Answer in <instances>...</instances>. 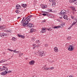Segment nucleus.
<instances>
[{
	"label": "nucleus",
	"mask_w": 77,
	"mask_h": 77,
	"mask_svg": "<svg viewBox=\"0 0 77 77\" xmlns=\"http://www.w3.org/2000/svg\"><path fill=\"white\" fill-rule=\"evenodd\" d=\"M74 46L72 45H70L69 46L68 50L69 51H73V50H74Z\"/></svg>",
	"instance_id": "1"
},
{
	"label": "nucleus",
	"mask_w": 77,
	"mask_h": 77,
	"mask_svg": "<svg viewBox=\"0 0 77 77\" xmlns=\"http://www.w3.org/2000/svg\"><path fill=\"white\" fill-rule=\"evenodd\" d=\"M60 15H61V16H62V15H65V14H66V11L64 10H61V12L59 14Z\"/></svg>",
	"instance_id": "2"
},
{
	"label": "nucleus",
	"mask_w": 77,
	"mask_h": 77,
	"mask_svg": "<svg viewBox=\"0 0 77 77\" xmlns=\"http://www.w3.org/2000/svg\"><path fill=\"white\" fill-rule=\"evenodd\" d=\"M3 70H5V71H6L8 72V68L6 67L5 66H4L2 67V69L1 70V71H3Z\"/></svg>",
	"instance_id": "3"
},
{
	"label": "nucleus",
	"mask_w": 77,
	"mask_h": 77,
	"mask_svg": "<svg viewBox=\"0 0 77 77\" xmlns=\"http://www.w3.org/2000/svg\"><path fill=\"white\" fill-rule=\"evenodd\" d=\"M39 55L40 56H41V57H42V56H45V53H44V52L43 51L40 52Z\"/></svg>",
	"instance_id": "4"
},
{
	"label": "nucleus",
	"mask_w": 77,
	"mask_h": 77,
	"mask_svg": "<svg viewBox=\"0 0 77 77\" xmlns=\"http://www.w3.org/2000/svg\"><path fill=\"white\" fill-rule=\"evenodd\" d=\"M7 34L5 33H4V32L0 33V37H4V36H6Z\"/></svg>",
	"instance_id": "5"
},
{
	"label": "nucleus",
	"mask_w": 77,
	"mask_h": 77,
	"mask_svg": "<svg viewBox=\"0 0 77 77\" xmlns=\"http://www.w3.org/2000/svg\"><path fill=\"white\" fill-rule=\"evenodd\" d=\"M35 61L34 60H32L30 62H29V63L30 65H34L35 63Z\"/></svg>",
	"instance_id": "6"
},
{
	"label": "nucleus",
	"mask_w": 77,
	"mask_h": 77,
	"mask_svg": "<svg viewBox=\"0 0 77 77\" xmlns=\"http://www.w3.org/2000/svg\"><path fill=\"white\" fill-rule=\"evenodd\" d=\"M8 74V72L6 71H5L1 73V75H6V74Z\"/></svg>",
	"instance_id": "7"
},
{
	"label": "nucleus",
	"mask_w": 77,
	"mask_h": 77,
	"mask_svg": "<svg viewBox=\"0 0 77 77\" xmlns=\"http://www.w3.org/2000/svg\"><path fill=\"white\" fill-rule=\"evenodd\" d=\"M26 26L29 27H33V24L32 23H28V24Z\"/></svg>",
	"instance_id": "8"
},
{
	"label": "nucleus",
	"mask_w": 77,
	"mask_h": 77,
	"mask_svg": "<svg viewBox=\"0 0 77 77\" xmlns=\"http://www.w3.org/2000/svg\"><path fill=\"white\" fill-rule=\"evenodd\" d=\"M61 27V28H62L63 27V26H62V24L61 25L59 26H54L53 28V29H59V28Z\"/></svg>",
	"instance_id": "9"
},
{
	"label": "nucleus",
	"mask_w": 77,
	"mask_h": 77,
	"mask_svg": "<svg viewBox=\"0 0 77 77\" xmlns=\"http://www.w3.org/2000/svg\"><path fill=\"white\" fill-rule=\"evenodd\" d=\"M29 23L28 22H27V21L26 20L25 22L24 23H23V26H26Z\"/></svg>",
	"instance_id": "10"
},
{
	"label": "nucleus",
	"mask_w": 77,
	"mask_h": 77,
	"mask_svg": "<svg viewBox=\"0 0 77 77\" xmlns=\"http://www.w3.org/2000/svg\"><path fill=\"white\" fill-rule=\"evenodd\" d=\"M47 6L46 5H41V7L42 9H45L47 8Z\"/></svg>",
	"instance_id": "11"
},
{
	"label": "nucleus",
	"mask_w": 77,
	"mask_h": 77,
	"mask_svg": "<svg viewBox=\"0 0 77 77\" xmlns=\"http://www.w3.org/2000/svg\"><path fill=\"white\" fill-rule=\"evenodd\" d=\"M52 2H53L52 3V6L53 7H55V6H56V1H54V0L53 1H52Z\"/></svg>",
	"instance_id": "12"
},
{
	"label": "nucleus",
	"mask_w": 77,
	"mask_h": 77,
	"mask_svg": "<svg viewBox=\"0 0 77 77\" xmlns=\"http://www.w3.org/2000/svg\"><path fill=\"white\" fill-rule=\"evenodd\" d=\"M63 17L64 19L66 20H67V21L68 20V19H67L68 18V16H67L66 15L64 14V15H63Z\"/></svg>",
	"instance_id": "13"
},
{
	"label": "nucleus",
	"mask_w": 77,
	"mask_h": 77,
	"mask_svg": "<svg viewBox=\"0 0 77 77\" xmlns=\"http://www.w3.org/2000/svg\"><path fill=\"white\" fill-rule=\"evenodd\" d=\"M36 43L37 44V48H38V47H39L40 45H39V40H36Z\"/></svg>",
	"instance_id": "14"
},
{
	"label": "nucleus",
	"mask_w": 77,
	"mask_h": 77,
	"mask_svg": "<svg viewBox=\"0 0 77 77\" xmlns=\"http://www.w3.org/2000/svg\"><path fill=\"white\" fill-rule=\"evenodd\" d=\"M71 1L72 3H74L77 5V0H71Z\"/></svg>",
	"instance_id": "15"
},
{
	"label": "nucleus",
	"mask_w": 77,
	"mask_h": 77,
	"mask_svg": "<svg viewBox=\"0 0 77 77\" xmlns=\"http://www.w3.org/2000/svg\"><path fill=\"white\" fill-rule=\"evenodd\" d=\"M54 51L55 52H58L59 50H58V48L57 47H55L54 48Z\"/></svg>",
	"instance_id": "16"
},
{
	"label": "nucleus",
	"mask_w": 77,
	"mask_h": 77,
	"mask_svg": "<svg viewBox=\"0 0 77 77\" xmlns=\"http://www.w3.org/2000/svg\"><path fill=\"white\" fill-rule=\"evenodd\" d=\"M70 8L72 9L73 11H76V10H75V8L74 7L70 6Z\"/></svg>",
	"instance_id": "17"
},
{
	"label": "nucleus",
	"mask_w": 77,
	"mask_h": 77,
	"mask_svg": "<svg viewBox=\"0 0 77 77\" xmlns=\"http://www.w3.org/2000/svg\"><path fill=\"white\" fill-rule=\"evenodd\" d=\"M35 31V29H31L30 30V33H32V32H34Z\"/></svg>",
	"instance_id": "18"
},
{
	"label": "nucleus",
	"mask_w": 77,
	"mask_h": 77,
	"mask_svg": "<svg viewBox=\"0 0 77 77\" xmlns=\"http://www.w3.org/2000/svg\"><path fill=\"white\" fill-rule=\"evenodd\" d=\"M16 9H20L21 8V6L20 5H17L16 7Z\"/></svg>",
	"instance_id": "19"
},
{
	"label": "nucleus",
	"mask_w": 77,
	"mask_h": 77,
	"mask_svg": "<svg viewBox=\"0 0 77 77\" xmlns=\"http://www.w3.org/2000/svg\"><path fill=\"white\" fill-rule=\"evenodd\" d=\"M21 6H23V8H26V7H27V5L26 4H22L21 5Z\"/></svg>",
	"instance_id": "20"
},
{
	"label": "nucleus",
	"mask_w": 77,
	"mask_h": 77,
	"mask_svg": "<svg viewBox=\"0 0 77 77\" xmlns=\"http://www.w3.org/2000/svg\"><path fill=\"white\" fill-rule=\"evenodd\" d=\"M12 39L13 41H17V39L15 37H13Z\"/></svg>",
	"instance_id": "21"
},
{
	"label": "nucleus",
	"mask_w": 77,
	"mask_h": 77,
	"mask_svg": "<svg viewBox=\"0 0 77 77\" xmlns=\"http://www.w3.org/2000/svg\"><path fill=\"white\" fill-rule=\"evenodd\" d=\"M47 17H51V15L50 14H46Z\"/></svg>",
	"instance_id": "22"
},
{
	"label": "nucleus",
	"mask_w": 77,
	"mask_h": 77,
	"mask_svg": "<svg viewBox=\"0 0 77 77\" xmlns=\"http://www.w3.org/2000/svg\"><path fill=\"white\" fill-rule=\"evenodd\" d=\"M42 69H44V70H48V69L47 68H45L44 66L42 68Z\"/></svg>",
	"instance_id": "23"
},
{
	"label": "nucleus",
	"mask_w": 77,
	"mask_h": 77,
	"mask_svg": "<svg viewBox=\"0 0 77 77\" xmlns=\"http://www.w3.org/2000/svg\"><path fill=\"white\" fill-rule=\"evenodd\" d=\"M7 60H1V61H2V63H3V62H6Z\"/></svg>",
	"instance_id": "24"
},
{
	"label": "nucleus",
	"mask_w": 77,
	"mask_h": 77,
	"mask_svg": "<svg viewBox=\"0 0 77 77\" xmlns=\"http://www.w3.org/2000/svg\"><path fill=\"white\" fill-rule=\"evenodd\" d=\"M7 32H8V33H11V32H12V29H9V30H8L7 31Z\"/></svg>",
	"instance_id": "25"
},
{
	"label": "nucleus",
	"mask_w": 77,
	"mask_h": 77,
	"mask_svg": "<svg viewBox=\"0 0 77 77\" xmlns=\"http://www.w3.org/2000/svg\"><path fill=\"white\" fill-rule=\"evenodd\" d=\"M35 38L32 37V41H35Z\"/></svg>",
	"instance_id": "26"
},
{
	"label": "nucleus",
	"mask_w": 77,
	"mask_h": 77,
	"mask_svg": "<svg viewBox=\"0 0 77 77\" xmlns=\"http://www.w3.org/2000/svg\"><path fill=\"white\" fill-rule=\"evenodd\" d=\"M71 39V37H68L67 38V39L68 40H69V41Z\"/></svg>",
	"instance_id": "27"
},
{
	"label": "nucleus",
	"mask_w": 77,
	"mask_h": 77,
	"mask_svg": "<svg viewBox=\"0 0 77 77\" xmlns=\"http://www.w3.org/2000/svg\"><path fill=\"white\" fill-rule=\"evenodd\" d=\"M25 20H28V19H30V17L28 16L27 17H25Z\"/></svg>",
	"instance_id": "28"
},
{
	"label": "nucleus",
	"mask_w": 77,
	"mask_h": 77,
	"mask_svg": "<svg viewBox=\"0 0 77 77\" xmlns=\"http://www.w3.org/2000/svg\"><path fill=\"white\" fill-rule=\"evenodd\" d=\"M3 29V26H0V29Z\"/></svg>",
	"instance_id": "29"
},
{
	"label": "nucleus",
	"mask_w": 77,
	"mask_h": 77,
	"mask_svg": "<svg viewBox=\"0 0 77 77\" xmlns=\"http://www.w3.org/2000/svg\"><path fill=\"white\" fill-rule=\"evenodd\" d=\"M8 50H9V51H13V50H12L10 48H8Z\"/></svg>",
	"instance_id": "30"
},
{
	"label": "nucleus",
	"mask_w": 77,
	"mask_h": 77,
	"mask_svg": "<svg viewBox=\"0 0 77 77\" xmlns=\"http://www.w3.org/2000/svg\"><path fill=\"white\" fill-rule=\"evenodd\" d=\"M28 23L30 21V19H27L26 20Z\"/></svg>",
	"instance_id": "31"
},
{
	"label": "nucleus",
	"mask_w": 77,
	"mask_h": 77,
	"mask_svg": "<svg viewBox=\"0 0 77 77\" xmlns=\"http://www.w3.org/2000/svg\"><path fill=\"white\" fill-rule=\"evenodd\" d=\"M16 13H17V14L19 13V12L18 11V10H17L16 11Z\"/></svg>",
	"instance_id": "32"
},
{
	"label": "nucleus",
	"mask_w": 77,
	"mask_h": 77,
	"mask_svg": "<svg viewBox=\"0 0 77 77\" xmlns=\"http://www.w3.org/2000/svg\"><path fill=\"white\" fill-rule=\"evenodd\" d=\"M71 17L72 18V20H74V17H73L71 15Z\"/></svg>",
	"instance_id": "33"
},
{
	"label": "nucleus",
	"mask_w": 77,
	"mask_h": 77,
	"mask_svg": "<svg viewBox=\"0 0 77 77\" xmlns=\"http://www.w3.org/2000/svg\"><path fill=\"white\" fill-rule=\"evenodd\" d=\"M15 53H17V54H19V51H16Z\"/></svg>",
	"instance_id": "34"
},
{
	"label": "nucleus",
	"mask_w": 77,
	"mask_h": 77,
	"mask_svg": "<svg viewBox=\"0 0 77 77\" xmlns=\"http://www.w3.org/2000/svg\"><path fill=\"white\" fill-rule=\"evenodd\" d=\"M46 22V20H43L42 21V23H45Z\"/></svg>",
	"instance_id": "35"
},
{
	"label": "nucleus",
	"mask_w": 77,
	"mask_h": 77,
	"mask_svg": "<svg viewBox=\"0 0 77 77\" xmlns=\"http://www.w3.org/2000/svg\"><path fill=\"white\" fill-rule=\"evenodd\" d=\"M47 30L49 31H51V28H49L47 29Z\"/></svg>",
	"instance_id": "36"
},
{
	"label": "nucleus",
	"mask_w": 77,
	"mask_h": 77,
	"mask_svg": "<svg viewBox=\"0 0 77 77\" xmlns=\"http://www.w3.org/2000/svg\"><path fill=\"white\" fill-rule=\"evenodd\" d=\"M20 37L21 38H24V35H21V36Z\"/></svg>",
	"instance_id": "37"
},
{
	"label": "nucleus",
	"mask_w": 77,
	"mask_h": 77,
	"mask_svg": "<svg viewBox=\"0 0 77 77\" xmlns=\"http://www.w3.org/2000/svg\"><path fill=\"white\" fill-rule=\"evenodd\" d=\"M24 20H23H23L21 21V24H23V23H24Z\"/></svg>",
	"instance_id": "38"
},
{
	"label": "nucleus",
	"mask_w": 77,
	"mask_h": 77,
	"mask_svg": "<svg viewBox=\"0 0 77 77\" xmlns=\"http://www.w3.org/2000/svg\"><path fill=\"white\" fill-rule=\"evenodd\" d=\"M48 45L47 44H46L45 45V47H47Z\"/></svg>",
	"instance_id": "39"
},
{
	"label": "nucleus",
	"mask_w": 77,
	"mask_h": 77,
	"mask_svg": "<svg viewBox=\"0 0 77 77\" xmlns=\"http://www.w3.org/2000/svg\"><path fill=\"white\" fill-rule=\"evenodd\" d=\"M23 22H24V21H25V20H26V19H25V17H24L23 18Z\"/></svg>",
	"instance_id": "40"
},
{
	"label": "nucleus",
	"mask_w": 77,
	"mask_h": 77,
	"mask_svg": "<svg viewBox=\"0 0 77 77\" xmlns=\"http://www.w3.org/2000/svg\"><path fill=\"white\" fill-rule=\"evenodd\" d=\"M42 15H43V16H45L46 15H47V14H42Z\"/></svg>",
	"instance_id": "41"
},
{
	"label": "nucleus",
	"mask_w": 77,
	"mask_h": 77,
	"mask_svg": "<svg viewBox=\"0 0 77 77\" xmlns=\"http://www.w3.org/2000/svg\"><path fill=\"white\" fill-rule=\"evenodd\" d=\"M37 45H36L35 46H34L33 48V49H35V47H37Z\"/></svg>",
	"instance_id": "42"
},
{
	"label": "nucleus",
	"mask_w": 77,
	"mask_h": 77,
	"mask_svg": "<svg viewBox=\"0 0 77 77\" xmlns=\"http://www.w3.org/2000/svg\"><path fill=\"white\" fill-rule=\"evenodd\" d=\"M69 77H74L73 75H71L69 76Z\"/></svg>",
	"instance_id": "43"
},
{
	"label": "nucleus",
	"mask_w": 77,
	"mask_h": 77,
	"mask_svg": "<svg viewBox=\"0 0 77 77\" xmlns=\"http://www.w3.org/2000/svg\"><path fill=\"white\" fill-rule=\"evenodd\" d=\"M17 35L19 37H21V35H20V34H17Z\"/></svg>",
	"instance_id": "44"
},
{
	"label": "nucleus",
	"mask_w": 77,
	"mask_h": 77,
	"mask_svg": "<svg viewBox=\"0 0 77 77\" xmlns=\"http://www.w3.org/2000/svg\"><path fill=\"white\" fill-rule=\"evenodd\" d=\"M49 12H52V9H50L49 10Z\"/></svg>",
	"instance_id": "45"
},
{
	"label": "nucleus",
	"mask_w": 77,
	"mask_h": 77,
	"mask_svg": "<svg viewBox=\"0 0 77 77\" xmlns=\"http://www.w3.org/2000/svg\"><path fill=\"white\" fill-rule=\"evenodd\" d=\"M45 14H48V12L45 11Z\"/></svg>",
	"instance_id": "46"
},
{
	"label": "nucleus",
	"mask_w": 77,
	"mask_h": 77,
	"mask_svg": "<svg viewBox=\"0 0 77 77\" xmlns=\"http://www.w3.org/2000/svg\"><path fill=\"white\" fill-rule=\"evenodd\" d=\"M12 72V71L11 70H9V71H8V73H10V72Z\"/></svg>",
	"instance_id": "47"
},
{
	"label": "nucleus",
	"mask_w": 77,
	"mask_h": 77,
	"mask_svg": "<svg viewBox=\"0 0 77 77\" xmlns=\"http://www.w3.org/2000/svg\"><path fill=\"white\" fill-rule=\"evenodd\" d=\"M41 32H42V33H44V31L42 30H41Z\"/></svg>",
	"instance_id": "48"
},
{
	"label": "nucleus",
	"mask_w": 77,
	"mask_h": 77,
	"mask_svg": "<svg viewBox=\"0 0 77 77\" xmlns=\"http://www.w3.org/2000/svg\"><path fill=\"white\" fill-rule=\"evenodd\" d=\"M76 22H74L72 24L73 25H74V24H75V23H76Z\"/></svg>",
	"instance_id": "49"
},
{
	"label": "nucleus",
	"mask_w": 77,
	"mask_h": 77,
	"mask_svg": "<svg viewBox=\"0 0 77 77\" xmlns=\"http://www.w3.org/2000/svg\"><path fill=\"white\" fill-rule=\"evenodd\" d=\"M19 56H20V57H21V56H22V55H21V53H19ZM21 54V55H20Z\"/></svg>",
	"instance_id": "50"
},
{
	"label": "nucleus",
	"mask_w": 77,
	"mask_h": 77,
	"mask_svg": "<svg viewBox=\"0 0 77 77\" xmlns=\"http://www.w3.org/2000/svg\"><path fill=\"white\" fill-rule=\"evenodd\" d=\"M33 46H36V44H34L33 45Z\"/></svg>",
	"instance_id": "51"
},
{
	"label": "nucleus",
	"mask_w": 77,
	"mask_h": 77,
	"mask_svg": "<svg viewBox=\"0 0 77 77\" xmlns=\"http://www.w3.org/2000/svg\"><path fill=\"white\" fill-rule=\"evenodd\" d=\"M49 2H53V1H52V0H49Z\"/></svg>",
	"instance_id": "52"
},
{
	"label": "nucleus",
	"mask_w": 77,
	"mask_h": 77,
	"mask_svg": "<svg viewBox=\"0 0 77 77\" xmlns=\"http://www.w3.org/2000/svg\"><path fill=\"white\" fill-rule=\"evenodd\" d=\"M29 17L30 18V17H33V16L32 15L29 16Z\"/></svg>",
	"instance_id": "53"
},
{
	"label": "nucleus",
	"mask_w": 77,
	"mask_h": 77,
	"mask_svg": "<svg viewBox=\"0 0 77 77\" xmlns=\"http://www.w3.org/2000/svg\"><path fill=\"white\" fill-rule=\"evenodd\" d=\"M45 30V28H43V29H42V30Z\"/></svg>",
	"instance_id": "54"
},
{
	"label": "nucleus",
	"mask_w": 77,
	"mask_h": 77,
	"mask_svg": "<svg viewBox=\"0 0 77 77\" xmlns=\"http://www.w3.org/2000/svg\"><path fill=\"white\" fill-rule=\"evenodd\" d=\"M20 17H18L17 18V19L18 20L19 19H20Z\"/></svg>",
	"instance_id": "55"
},
{
	"label": "nucleus",
	"mask_w": 77,
	"mask_h": 77,
	"mask_svg": "<svg viewBox=\"0 0 77 77\" xmlns=\"http://www.w3.org/2000/svg\"><path fill=\"white\" fill-rule=\"evenodd\" d=\"M8 65V64H5V66H7V65Z\"/></svg>",
	"instance_id": "56"
},
{
	"label": "nucleus",
	"mask_w": 77,
	"mask_h": 77,
	"mask_svg": "<svg viewBox=\"0 0 77 77\" xmlns=\"http://www.w3.org/2000/svg\"><path fill=\"white\" fill-rule=\"evenodd\" d=\"M51 69H54V67H51Z\"/></svg>",
	"instance_id": "57"
},
{
	"label": "nucleus",
	"mask_w": 77,
	"mask_h": 77,
	"mask_svg": "<svg viewBox=\"0 0 77 77\" xmlns=\"http://www.w3.org/2000/svg\"><path fill=\"white\" fill-rule=\"evenodd\" d=\"M14 51H14H16V50H15L14 51L13 50V51Z\"/></svg>",
	"instance_id": "58"
},
{
	"label": "nucleus",
	"mask_w": 77,
	"mask_h": 77,
	"mask_svg": "<svg viewBox=\"0 0 77 77\" xmlns=\"http://www.w3.org/2000/svg\"><path fill=\"white\" fill-rule=\"evenodd\" d=\"M47 69H48H48H49H49H50V68H47Z\"/></svg>",
	"instance_id": "59"
},
{
	"label": "nucleus",
	"mask_w": 77,
	"mask_h": 77,
	"mask_svg": "<svg viewBox=\"0 0 77 77\" xmlns=\"http://www.w3.org/2000/svg\"><path fill=\"white\" fill-rule=\"evenodd\" d=\"M74 26V25H73V24H72V25H71V27H72V26Z\"/></svg>",
	"instance_id": "60"
},
{
	"label": "nucleus",
	"mask_w": 77,
	"mask_h": 77,
	"mask_svg": "<svg viewBox=\"0 0 77 77\" xmlns=\"http://www.w3.org/2000/svg\"><path fill=\"white\" fill-rule=\"evenodd\" d=\"M71 28H70V27H69V28H68V29H71Z\"/></svg>",
	"instance_id": "61"
},
{
	"label": "nucleus",
	"mask_w": 77,
	"mask_h": 77,
	"mask_svg": "<svg viewBox=\"0 0 77 77\" xmlns=\"http://www.w3.org/2000/svg\"><path fill=\"white\" fill-rule=\"evenodd\" d=\"M25 59H26V60H27V59H28V58H25Z\"/></svg>",
	"instance_id": "62"
},
{
	"label": "nucleus",
	"mask_w": 77,
	"mask_h": 77,
	"mask_svg": "<svg viewBox=\"0 0 77 77\" xmlns=\"http://www.w3.org/2000/svg\"><path fill=\"white\" fill-rule=\"evenodd\" d=\"M60 19H62V17H60Z\"/></svg>",
	"instance_id": "63"
},
{
	"label": "nucleus",
	"mask_w": 77,
	"mask_h": 77,
	"mask_svg": "<svg viewBox=\"0 0 77 77\" xmlns=\"http://www.w3.org/2000/svg\"><path fill=\"white\" fill-rule=\"evenodd\" d=\"M75 21H76V22H77V19H75Z\"/></svg>",
	"instance_id": "64"
}]
</instances>
